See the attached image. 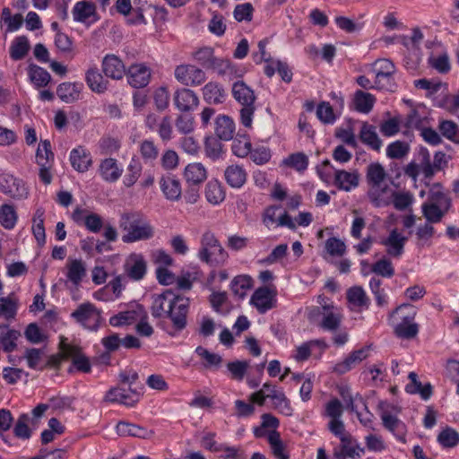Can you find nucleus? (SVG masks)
Masks as SVG:
<instances>
[{
  "instance_id": "f257e3e1",
  "label": "nucleus",
  "mask_w": 459,
  "mask_h": 459,
  "mask_svg": "<svg viewBox=\"0 0 459 459\" xmlns=\"http://www.w3.org/2000/svg\"><path fill=\"white\" fill-rule=\"evenodd\" d=\"M188 307L189 299L175 295L171 290H167L153 296L151 312L155 318L169 317L173 326L180 331L186 325Z\"/></svg>"
},
{
  "instance_id": "f03ea898",
  "label": "nucleus",
  "mask_w": 459,
  "mask_h": 459,
  "mask_svg": "<svg viewBox=\"0 0 459 459\" xmlns=\"http://www.w3.org/2000/svg\"><path fill=\"white\" fill-rule=\"evenodd\" d=\"M368 195L376 206H386L390 204V182L384 167L379 163L368 165L367 169Z\"/></svg>"
},
{
  "instance_id": "7ed1b4c3",
  "label": "nucleus",
  "mask_w": 459,
  "mask_h": 459,
  "mask_svg": "<svg viewBox=\"0 0 459 459\" xmlns=\"http://www.w3.org/2000/svg\"><path fill=\"white\" fill-rule=\"evenodd\" d=\"M119 228L124 232V243H134L153 238V226L139 212H125L119 220Z\"/></svg>"
},
{
  "instance_id": "20e7f679",
  "label": "nucleus",
  "mask_w": 459,
  "mask_h": 459,
  "mask_svg": "<svg viewBox=\"0 0 459 459\" xmlns=\"http://www.w3.org/2000/svg\"><path fill=\"white\" fill-rule=\"evenodd\" d=\"M417 309L411 304H402L389 316L394 325V333L402 339H412L419 333V325L415 323Z\"/></svg>"
},
{
  "instance_id": "39448f33",
  "label": "nucleus",
  "mask_w": 459,
  "mask_h": 459,
  "mask_svg": "<svg viewBox=\"0 0 459 459\" xmlns=\"http://www.w3.org/2000/svg\"><path fill=\"white\" fill-rule=\"evenodd\" d=\"M342 403L337 399L333 398L325 406L324 416L330 419L328 429L331 433L340 438V446L333 451V457L336 459H344V425L341 420L342 415Z\"/></svg>"
},
{
  "instance_id": "423d86ee",
  "label": "nucleus",
  "mask_w": 459,
  "mask_h": 459,
  "mask_svg": "<svg viewBox=\"0 0 459 459\" xmlns=\"http://www.w3.org/2000/svg\"><path fill=\"white\" fill-rule=\"evenodd\" d=\"M232 95L238 103L241 105L240 122L245 127L252 126L253 117L255 111V95L254 91L243 81H238L232 85Z\"/></svg>"
},
{
  "instance_id": "0eeeda50",
  "label": "nucleus",
  "mask_w": 459,
  "mask_h": 459,
  "mask_svg": "<svg viewBox=\"0 0 459 459\" xmlns=\"http://www.w3.org/2000/svg\"><path fill=\"white\" fill-rule=\"evenodd\" d=\"M200 244L198 257L201 261L214 266L227 261V252L212 231L207 230L202 235Z\"/></svg>"
},
{
  "instance_id": "6e6552de",
  "label": "nucleus",
  "mask_w": 459,
  "mask_h": 459,
  "mask_svg": "<svg viewBox=\"0 0 459 459\" xmlns=\"http://www.w3.org/2000/svg\"><path fill=\"white\" fill-rule=\"evenodd\" d=\"M394 63L386 58L376 60L368 66V72L374 75L377 90L394 91L396 85L394 79L395 73Z\"/></svg>"
},
{
  "instance_id": "1a4fd4ad",
  "label": "nucleus",
  "mask_w": 459,
  "mask_h": 459,
  "mask_svg": "<svg viewBox=\"0 0 459 459\" xmlns=\"http://www.w3.org/2000/svg\"><path fill=\"white\" fill-rule=\"evenodd\" d=\"M83 328L96 331L101 322V312L91 302L80 304L70 315Z\"/></svg>"
},
{
  "instance_id": "9d476101",
  "label": "nucleus",
  "mask_w": 459,
  "mask_h": 459,
  "mask_svg": "<svg viewBox=\"0 0 459 459\" xmlns=\"http://www.w3.org/2000/svg\"><path fill=\"white\" fill-rule=\"evenodd\" d=\"M140 396L141 392L136 387L126 388V385H120L107 392L105 401L133 407L139 402Z\"/></svg>"
},
{
  "instance_id": "9b49d317",
  "label": "nucleus",
  "mask_w": 459,
  "mask_h": 459,
  "mask_svg": "<svg viewBox=\"0 0 459 459\" xmlns=\"http://www.w3.org/2000/svg\"><path fill=\"white\" fill-rule=\"evenodd\" d=\"M0 192L16 200L25 199L28 196V190L23 181L6 172L0 173Z\"/></svg>"
},
{
  "instance_id": "f8f14e48",
  "label": "nucleus",
  "mask_w": 459,
  "mask_h": 459,
  "mask_svg": "<svg viewBox=\"0 0 459 459\" xmlns=\"http://www.w3.org/2000/svg\"><path fill=\"white\" fill-rule=\"evenodd\" d=\"M397 409L386 405L381 409V420L385 429L391 431L399 440L404 441L406 435L405 424L397 418Z\"/></svg>"
},
{
  "instance_id": "ddd939ff",
  "label": "nucleus",
  "mask_w": 459,
  "mask_h": 459,
  "mask_svg": "<svg viewBox=\"0 0 459 459\" xmlns=\"http://www.w3.org/2000/svg\"><path fill=\"white\" fill-rule=\"evenodd\" d=\"M175 78L186 86H196L205 81V74L203 70L192 65H178L174 72Z\"/></svg>"
},
{
  "instance_id": "4468645a",
  "label": "nucleus",
  "mask_w": 459,
  "mask_h": 459,
  "mask_svg": "<svg viewBox=\"0 0 459 459\" xmlns=\"http://www.w3.org/2000/svg\"><path fill=\"white\" fill-rule=\"evenodd\" d=\"M276 302V290L267 286L255 290L250 299V303L260 314H264L275 307Z\"/></svg>"
},
{
  "instance_id": "2eb2a0df",
  "label": "nucleus",
  "mask_w": 459,
  "mask_h": 459,
  "mask_svg": "<svg viewBox=\"0 0 459 459\" xmlns=\"http://www.w3.org/2000/svg\"><path fill=\"white\" fill-rule=\"evenodd\" d=\"M407 238L398 230H392L388 236L381 239V244L385 247L388 255L394 258H399L404 252V246Z\"/></svg>"
},
{
  "instance_id": "dca6fc26",
  "label": "nucleus",
  "mask_w": 459,
  "mask_h": 459,
  "mask_svg": "<svg viewBox=\"0 0 459 459\" xmlns=\"http://www.w3.org/2000/svg\"><path fill=\"white\" fill-rule=\"evenodd\" d=\"M72 219L78 225H84L88 230L94 233L99 232L103 226L102 218L99 214L79 207L73 212Z\"/></svg>"
},
{
  "instance_id": "f3484780",
  "label": "nucleus",
  "mask_w": 459,
  "mask_h": 459,
  "mask_svg": "<svg viewBox=\"0 0 459 459\" xmlns=\"http://www.w3.org/2000/svg\"><path fill=\"white\" fill-rule=\"evenodd\" d=\"M126 275L134 280H142L147 272V262L142 254H131L125 263Z\"/></svg>"
},
{
  "instance_id": "a211bd4d",
  "label": "nucleus",
  "mask_w": 459,
  "mask_h": 459,
  "mask_svg": "<svg viewBox=\"0 0 459 459\" xmlns=\"http://www.w3.org/2000/svg\"><path fill=\"white\" fill-rule=\"evenodd\" d=\"M173 101L176 108L181 112L194 110L199 105L198 96L190 89L181 88L175 91Z\"/></svg>"
},
{
  "instance_id": "6ab92c4d",
  "label": "nucleus",
  "mask_w": 459,
  "mask_h": 459,
  "mask_svg": "<svg viewBox=\"0 0 459 459\" xmlns=\"http://www.w3.org/2000/svg\"><path fill=\"white\" fill-rule=\"evenodd\" d=\"M151 79V70L144 64H134L127 71L128 83L134 88L145 87Z\"/></svg>"
},
{
  "instance_id": "aec40b11",
  "label": "nucleus",
  "mask_w": 459,
  "mask_h": 459,
  "mask_svg": "<svg viewBox=\"0 0 459 459\" xmlns=\"http://www.w3.org/2000/svg\"><path fill=\"white\" fill-rule=\"evenodd\" d=\"M436 235V229L429 222L416 225L413 230L414 243L420 249L430 247Z\"/></svg>"
},
{
  "instance_id": "412c9836",
  "label": "nucleus",
  "mask_w": 459,
  "mask_h": 459,
  "mask_svg": "<svg viewBox=\"0 0 459 459\" xmlns=\"http://www.w3.org/2000/svg\"><path fill=\"white\" fill-rule=\"evenodd\" d=\"M316 171L320 177V178L327 183H333L339 189L343 188V181L342 179V176L343 174V170L338 169L334 168L329 160H325L322 162L321 165L316 167Z\"/></svg>"
},
{
  "instance_id": "4be33fe9",
  "label": "nucleus",
  "mask_w": 459,
  "mask_h": 459,
  "mask_svg": "<svg viewBox=\"0 0 459 459\" xmlns=\"http://www.w3.org/2000/svg\"><path fill=\"white\" fill-rule=\"evenodd\" d=\"M346 298L349 308L357 313H361L368 309L369 306V299L365 290L359 286L350 288L346 293Z\"/></svg>"
},
{
  "instance_id": "5701e85b",
  "label": "nucleus",
  "mask_w": 459,
  "mask_h": 459,
  "mask_svg": "<svg viewBox=\"0 0 459 459\" xmlns=\"http://www.w3.org/2000/svg\"><path fill=\"white\" fill-rule=\"evenodd\" d=\"M102 71L106 76L114 80H119L126 74V67L118 56L108 54L102 60Z\"/></svg>"
},
{
  "instance_id": "b1692460",
  "label": "nucleus",
  "mask_w": 459,
  "mask_h": 459,
  "mask_svg": "<svg viewBox=\"0 0 459 459\" xmlns=\"http://www.w3.org/2000/svg\"><path fill=\"white\" fill-rule=\"evenodd\" d=\"M450 207L436 203L424 202L421 206V213L426 222L430 224L439 223L446 216Z\"/></svg>"
},
{
  "instance_id": "393cba45",
  "label": "nucleus",
  "mask_w": 459,
  "mask_h": 459,
  "mask_svg": "<svg viewBox=\"0 0 459 459\" xmlns=\"http://www.w3.org/2000/svg\"><path fill=\"white\" fill-rule=\"evenodd\" d=\"M320 316H323L320 326L325 330L334 331L342 323V316L341 308L333 305H323V311Z\"/></svg>"
},
{
  "instance_id": "a878e982",
  "label": "nucleus",
  "mask_w": 459,
  "mask_h": 459,
  "mask_svg": "<svg viewBox=\"0 0 459 459\" xmlns=\"http://www.w3.org/2000/svg\"><path fill=\"white\" fill-rule=\"evenodd\" d=\"M64 355L71 359L73 365L77 370L89 373L91 366L89 359L81 351L80 348L72 345H66L63 350Z\"/></svg>"
},
{
  "instance_id": "bb28decb",
  "label": "nucleus",
  "mask_w": 459,
  "mask_h": 459,
  "mask_svg": "<svg viewBox=\"0 0 459 459\" xmlns=\"http://www.w3.org/2000/svg\"><path fill=\"white\" fill-rule=\"evenodd\" d=\"M70 161L72 167L81 173L87 171L92 163L90 152L82 146H78L71 151Z\"/></svg>"
},
{
  "instance_id": "cd10ccee",
  "label": "nucleus",
  "mask_w": 459,
  "mask_h": 459,
  "mask_svg": "<svg viewBox=\"0 0 459 459\" xmlns=\"http://www.w3.org/2000/svg\"><path fill=\"white\" fill-rule=\"evenodd\" d=\"M117 433L122 437H134L138 438H149L153 435L152 430L144 427L127 421H119L116 427Z\"/></svg>"
},
{
  "instance_id": "c85d7f7f",
  "label": "nucleus",
  "mask_w": 459,
  "mask_h": 459,
  "mask_svg": "<svg viewBox=\"0 0 459 459\" xmlns=\"http://www.w3.org/2000/svg\"><path fill=\"white\" fill-rule=\"evenodd\" d=\"M375 102L376 98L373 94L357 91L351 100V108L359 113L368 114L373 109Z\"/></svg>"
},
{
  "instance_id": "c756f323",
  "label": "nucleus",
  "mask_w": 459,
  "mask_h": 459,
  "mask_svg": "<svg viewBox=\"0 0 459 459\" xmlns=\"http://www.w3.org/2000/svg\"><path fill=\"white\" fill-rule=\"evenodd\" d=\"M160 189L169 201H178L182 195L180 181L172 176L162 177L160 180Z\"/></svg>"
},
{
  "instance_id": "7c9ffc66",
  "label": "nucleus",
  "mask_w": 459,
  "mask_h": 459,
  "mask_svg": "<svg viewBox=\"0 0 459 459\" xmlns=\"http://www.w3.org/2000/svg\"><path fill=\"white\" fill-rule=\"evenodd\" d=\"M346 409H350L351 412H355L357 418L365 426L371 422V414L368 411L365 402L360 396L346 397Z\"/></svg>"
},
{
  "instance_id": "2f4dec72",
  "label": "nucleus",
  "mask_w": 459,
  "mask_h": 459,
  "mask_svg": "<svg viewBox=\"0 0 459 459\" xmlns=\"http://www.w3.org/2000/svg\"><path fill=\"white\" fill-rule=\"evenodd\" d=\"M215 134L221 140H231L235 134L234 121L229 116H218L215 120Z\"/></svg>"
},
{
  "instance_id": "473e14b6",
  "label": "nucleus",
  "mask_w": 459,
  "mask_h": 459,
  "mask_svg": "<svg viewBox=\"0 0 459 459\" xmlns=\"http://www.w3.org/2000/svg\"><path fill=\"white\" fill-rule=\"evenodd\" d=\"M410 383L405 385V391L411 394H420L423 400H429L432 394V385L429 383L422 385L415 372L408 375Z\"/></svg>"
},
{
  "instance_id": "72a5a7b5",
  "label": "nucleus",
  "mask_w": 459,
  "mask_h": 459,
  "mask_svg": "<svg viewBox=\"0 0 459 459\" xmlns=\"http://www.w3.org/2000/svg\"><path fill=\"white\" fill-rule=\"evenodd\" d=\"M67 279L74 285L81 284L82 279L86 276L85 263L81 259L69 258L66 264Z\"/></svg>"
},
{
  "instance_id": "f704fd0d",
  "label": "nucleus",
  "mask_w": 459,
  "mask_h": 459,
  "mask_svg": "<svg viewBox=\"0 0 459 459\" xmlns=\"http://www.w3.org/2000/svg\"><path fill=\"white\" fill-rule=\"evenodd\" d=\"M247 172L239 165L228 166L224 171L226 182L233 188L241 187L247 181Z\"/></svg>"
},
{
  "instance_id": "c9c22d12",
  "label": "nucleus",
  "mask_w": 459,
  "mask_h": 459,
  "mask_svg": "<svg viewBox=\"0 0 459 459\" xmlns=\"http://www.w3.org/2000/svg\"><path fill=\"white\" fill-rule=\"evenodd\" d=\"M202 91L204 100L209 104H221L225 100L224 89L216 82H208Z\"/></svg>"
},
{
  "instance_id": "e433bc0d",
  "label": "nucleus",
  "mask_w": 459,
  "mask_h": 459,
  "mask_svg": "<svg viewBox=\"0 0 459 459\" xmlns=\"http://www.w3.org/2000/svg\"><path fill=\"white\" fill-rule=\"evenodd\" d=\"M206 200L212 205H218L225 199V191L221 182L216 179L210 180L204 191Z\"/></svg>"
},
{
  "instance_id": "4c0bfd02",
  "label": "nucleus",
  "mask_w": 459,
  "mask_h": 459,
  "mask_svg": "<svg viewBox=\"0 0 459 459\" xmlns=\"http://www.w3.org/2000/svg\"><path fill=\"white\" fill-rule=\"evenodd\" d=\"M122 169H119L117 160L108 158L102 160L100 166V172L102 178L108 182L117 181L122 175Z\"/></svg>"
},
{
  "instance_id": "58836bf2",
  "label": "nucleus",
  "mask_w": 459,
  "mask_h": 459,
  "mask_svg": "<svg viewBox=\"0 0 459 459\" xmlns=\"http://www.w3.org/2000/svg\"><path fill=\"white\" fill-rule=\"evenodd\" d=\"M185 178L189 185L198 186L207 178V172L202 163H191L185 169Z\"/></svg>"
},
{
  "instance_id": "ea45409f",
  "label": "nucleus",
  "mask_w": 459,
  "mask_h": 459,
  "mask_svg": "<svg viewBox=\"0 0 459 459\" xmlns=\"http://www.w3.org/2000/svg\"><path fill=\"white\" fill-rule=\"evenodd\" d=\"M20 336V333L16 330L10 329L5 325H0V349L5 352H11L16 348V341Z\"/></svg>"
},
{
  "instance_id": "a19ab883",
  "label": "nucleus",
  "mask_w": 459,
  "mask_h": 459,
  "mask_svg": "<svg viewBox=\"0 0 459 459\" xmlns=\"http://www.w3.org/2000/svg\"><path fill=\"white\" fill-rule=\"evenodd\" d=\"M86 82L92 91L102 93L108 88V82L103 78L97 67H91L86 72Z\"/></svg>"
},
{
  "instance_id": "79ce46f5",
  "label": "nucleus",
  "mask_w": 459,
  "mask_h": 459,
  "mask_svg": "<svg viewBox=\"0 0 459 459\" xmlns=\"http://www.w3.org/2000/svg\"><path fill=\"white\" fill-rule=\"evenodd\" d=\"M344 254V242L341 239L331 237L325 243L323 257L330 262L334 258L341 257Z\"/></svg>"
},
{
  "instance_id": "37998d69",
  "label": "nucleus",
  "mask_w": 459,
  "mask_h": 459,
  "mask_svg": "<svg viewBox=\"0 0 459 459\" xmlns=\"http://www.w3.org/2000/svg\"><path fill=\"white\" fill-rule=\"evenodd\" d=\"M1 22L5 33L13 32L17 30L23 22V17L22 14L17 13L12 15L11 10L8 7H4L2 11Z\"/></svg>"
},
{
  "instance_id": "c03bdc74",
  "label": "nucleus",
  "mask_w": 459,
  "mask_h": 459,
  "mask_svg": "<svg viewBox=\"0 0 459 459\" xmlns=\"http://www.w3.org/2000/svg\"><path fill=\"white\" fill-rule=\"evenodd\" d=\"M253 286V279L248 275L236 276L230 284L233 294L238 299H244L248 290Z\"/></svg>"
},
{
  "instance_id": "a18cd8bd",
  "label": "nucleus",
  "mask_w": 459,
  "mask_h": 459,
  "mask_svg": "<svg viewBox=\"0 0 459 459\" xmlns=\"http://www.w3.org/2000/svg\"><path fill=\"white\" fill-rule=\"evenodd\" d=\"M438 444L444 448H453L459 445V433L451 427L443 428L437 437Z\"/></svg>"
},
{
  "instance_id": "49530a36",
  "label": "nucleus",
  "mask_w": 459,
  "mask_h": 459,
  "mask_svg": "<svg viewBox=\"0 0 459 459\" xmlns=\"http://www.w3.org/2000/svg\"><path fill=\"white\" fill-rule=\"evenodd\" d=\"M57 96L66 103H72L79 99L80 87L76 83L63 82L56 90Z\"/></svg>"
},
{
  "instance_id": "de8ad7c7",
  "label": "nucleus",
  "mask_w": 459,
  "mask_h": 459,
  "mask_svg": "<svg viewBox=\"0 0 459 459\" xmlns=\"http://www.w3.org/2000/svg\"><path fill=\"white\" fill-rule=\"evenodd\" d=\"M268 443L273 455L278 459H289V455L285 451V446L281 441V435L276 430L268 432Z\"/></svg>"
},
{
  "instance_id": "09e8293b",
  "label": "nucleus",
  "mask_w": 459,
  "mask_h": 459,
  "mask_svg": "<svg viewBox=\"0 0 459 459\" xmlns=\"http://www.w3.org/2000/svg\"><path fill=\"white\" fill-rule=\"evenodd\" d=\"M30 50V43L25 36L14 39L10 47V56L13 60H21L25 57Z\"/></svg>"
},
{
  "instance_id": "8fccbe9b",
  "label": "nucleus",
  "mask_w": 459,
  "mask_h": 459,
  "mask_svg": "<svg viewBox=\"0 0 459 459\" xmlns=\"http://www.w3.org/2000/svg\"><path fill=\"white\" fill-rule=\"evenodd\" d=\"M195 353L204 360V368L209 369H218L221 368L222 363V358L221 355L211 352L202 346H198L195 349Z\"/></svg>"
},
{
  "instance_id": "3c124183",
  "label": "nucleus",
  "mask_w": 459,
  "mask_h": 459,
  "mask_svg": "<svg viewBox=\"0 0 459 459\" xmlns=\"http://www.w3.org/2000/svg\"><path fill=\"white\" fill-rule=\"evenodd\" d=\"M94 13V4L85 1L76 3L73 9L74 20L79 22H85Z\"/></svg>"
},
{
  "instance_id": "603ef678",
  "label": "nucleus",
  "mask_w": 459,
  "mask_h": 459,
  "mask_svg": "<svg viewBox=\"0 0 459 459\" xmlns=\"http://www.w3.org/2000/svg\"><path fill=\"white\" fill-rule=\"evenodd\" d=\"M29 76L30 81L38 88L47 86L51 79V76L47 70L36 65H29Z\"/></svg>"
},
{
  "instance_id": "864d4df0",
  "label": "nucleus",
  "mask_w": 459,
  "mask_h": 459,
  "mask_svg": "<svg viewBox=\"0 0 459 459\" xmlns=\"http://www.w3.org/2000/svg\"><path fill=\"white\" fill-rule=\"evenodd\" d=\"M36 161L39 167L45 162L46 166H53L54 153L51 151L49 141L44 140L39 143L36 152Z\"/></svg>"
},
{
  "instance_id": "5fc2aeb1",
  "label": "nucleus",
  "mask_w": 459,
  "mask_h": 459,
  "mask_svg": "<svg viewBox=\"0 0 459 459\" xmlns=\"http://www.w3.org/2000/svg\"><path fill=\"white\" fill-rule=\"evenodd\" d=\"M427 202L436 203L444 206L451 207V199L444 191L443 186L438 184H433L429 192V199Z\"/></svg>"
},
{
  "instance_id": "6e6d98bb",
  "label": "nucleus",
  "mask_w": 459,
  "mask_h": 459,
  "mask_svg": "<svg viewBox=\"0 0 459 459\" xmlns=\"http://www.w3.org/2000/svg\"><path fill=\"white\" fill-rule=\"evenodd\" d=\"M360 138L362 142L373 150L378 151L382 146V141L378 137L375 128L371 126L364 125L360 130Z\"/></svg>"
},
{
  "instance_id": "4d7b16f0",
  "label": "nucleus",
  "mask_w": 459,
  "mask_h": 459,
  "mask_svg": "<svg viewBox=\"0 0 459 459\" xmlns=\"http://www.w3.org/2000/svg\"><path fill=\"white\" fill-rule=\"evenodd\" d=\"M262 424L260 428H255L254 430V434L256 437H268V432L270 430H265V429H272V430H276V429L280 425L279 420L271 413H264L261 417Z\"/></svg>"
},
{
  "instance_id": "13d9d810",
  "label": "nucleus",
  "mask_w": 459,
  "mask_h": 459,
  "mask_svg": "<svg viewBox=\"0 0 459 459\" xmlns=\"http://www.w3.org/2000/svg\"><path fill=\"white\" fill-rule=\"evenodd\" d=\"M393 200V204L395 209L403 211L408 208L414 200L413 195L408 191L392 192L390 189V200Z\"/></svg>"
},
{
  "instance_id": "bf43d9fd",
  "label": "nucleus",
  "mask_w": 459,
  "mask_h": 459,
  "mask_svg": "<svg viewBox=\"0 0 459 459\" xmlns=\"http://www.w3.org/2000/svg\"><path fill=\"white\" fill-rule=\"evenodd\" d=\"M17 221V213L14 207L10 204H3L0 207V224L7 229H13Z\"/></svg>"
},
{
  "instance_id": "052dcab7",
  "label": "nucleus",
  "mask_w": 459,
  "mask_h": 459,
  "mask_svg": "<svg viewBox=\"0 0 459 459\" xmlns=\"http://www.w3.org/2000/svg\"><path fill=\"white\" fill-rule=\"evenodd\" d=\"M249 367L250 363L247 360H235L227 364L230 377L236 381H242L244 379Z\"/></svg>"
},
{
  "instance_id": "680f3d73",
  "label": "nucleus",
  "mask_w": 459,
  "mask_h": 459,
  "mask_svg": "<svg viewBox=\"0 0 459 459\" xmlns=\"http://www.w3.org/2000/svg\"><path fill=\"white\" fill-rule=\"evenodd\" d=\"M198 277L199 273L197 271H182L178 276H176L175 283L178 290H189Z\"/></svg>"
},
{
  "instance_id": "e2e57ef3",
  "label": "nucleus",
  "mask_w": 459,
  "mask_h": 459,
  "mask_svg": "<svg viewBox=\"0 0 459 459\" xmlns=\"http://www.w3.org/2000/svg\"><path fill=\"white\" fill-rule=\"evenodd\" d=\"M194 58L204 68H212L216 65V58L212 48H203L194 54Z\"/></svg>"
},
{
  "instance_id": "0e129e2a",
  "label": "nucleus",
  "mask_w": 459,
  "mask_h": 459,
  "mask_svg": "<svg viewBox=\"0 0 459 459\" xmlns=\"http://www.w3.org/2000/svg\"><path fill=\"white\" fill-rule=\"evenodd\" d=\"M429 64L441 74H446L450 70V62L446 52H442L438 55L432 54L429 57Z\"/></svg>"
},
{
  "instance_id": "69168bd1",
  "label": "nucleus",
  "mask_w": 459,
  "mask_h": 459,
  "mask_svg": "<svg viewBox=\"0 0 459 459\" xmlns=\"http://www.w3.org/2000/svg\"><path fill=\"white\" fill-rule=\"evenodd\" d=\"M409 144L403 141H395L386 147V156L390 159H402L409 152Z\"/></svg>"
},
{
  "instance_id": "338daca9",
  "label": "nucleus",
  "mask_w": 459,
  "mask_h": 459,
  "mask_svg": "<svg viewBox=\"0 0 459 459\" xmlns=\"http://www.w3.org/2000/svg\"><path fill=\"white\" fill-rule=\"evenodd\" d=\"M284 163L287 166L301 172L307 169L308 159L304 153L297 152L290 155L286 160H284Z\"/></svg>"
},
{
  "instance_id": "774afa93",
  "label": "nucleus",
  "mask_w": 459,
  "mask_h": 459,
  "mask_svg": "<svg viewBox=\"0 0 459 459\" xmlns=\"http://www.w3.org/2000/svg\"><path fill=\"white\" fill-rule=\"evenodd\" d=\"M402 120L399 117L386 119L380 124L379 129L383 135L391 137L400 131Z\"/></svg>"
}]
</instances>
